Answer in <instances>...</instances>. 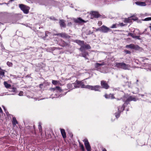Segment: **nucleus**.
I'll use <instances>...</instances> for the list:
<instances>
[{
    "label": "nucleus",
    "mask_w": 151,
    "mask_h": 151,
    "mask_svg": "<svg viewBox=\"0 0 151 151\" xmlns=\"http://www.w3.org/2000/svg\"><path fill=\"white\" fill-rule=\"evenodd\" d=\"M74 22L75 23L78 24H82L85 23L86 22L82 19L81 18L79 17L76 19H74Z\"/></svg>",
    "instance_id": "10"
},
{
    "label": "nucleus",
    "mask_w": 151,
    "mask_h": 151,
    "mask_svg": "<svg viewBox=\"0 0 151 151\" xmlns=\"http://www.w3.org/2000/svg\"><path fill=\"white\" fill-rule=\"evenodd\" d=\"M125 47L127 48H130L136 50H139L140 48L139 47L138 45H135L133 44L127 45Z\"/></svg>",
    "instance_id": "5"
},
{
    "label": "nucleus",
    "mask_w": 151,
    "mask_h": 151,
    "mask_svg": "<svg viewBox=\"0 0 151 151\" xmlns=\"http://www.w3.org/2000/svg\"><path fill=\"white\" fill-rule=\"evenodd\" d=\"M135 4L141 6H145L146 4L145 2L141 1H137L135 2Z\"/></svg>",
    "instance_id": "15"
},
{
    "label": "nucleus",
    "mask_w": 151,
    "mask_h": 151,
    "mask_svg": "<svg viewBox=\"0 0 151 151\" xmlns=\"http://www.w3.org/2000/svg\"><path fill=\"white\" fill-rule=\"evenodd\" d=\"M54 35L59 36L65 38H69L70 37V36L69 35H67L65 33L55 34H54Z\"/></svg>",
    "instance_id": "9"
},
{
    "label": "nucleus",
    "mask_w": 151,
    "mask_h": 151,
    "mask_svg": "<svg viewBox=\"0 0 151 151\" xmlns=\"http://www.w3.org/2000/svg\"><path fill=\"white\" fill-rule=\"evenodd\" d=\"M86 87V88L91 89V90H94L96 91H99V89L100 88V86L99 85L95 86L87 85Z\"/></svg>",
    "instance_id": "4"
},
{
    "label": "nucleus",
    "mask_w": 151,
    "mask_h": 151,
    "mask_svg": "<svg viewBox=\"0 0 151 151\" xmlns=\"http://www.w3.org/2000/svg\"><path fill=\"white\" fill-rule=\"evenodd\" d=\"M105 63L104 62H103L101 63H96L95 64V67H96L98 68L100 67L101 66H102L105 65Z\"/></svg>",
    "instance_id": "17"
},
{
    "label": "nucleus",
    "mask_w": 151,
    "mask_h": 151,
    "mask_svg": "<svg viewBox=\"0 0 151 151\" xmlns=\"http://www.w3.org/2000/svg\"><path fill=\"white\" fill-rule=\"evenodd\" d=\"M99 30L103 32L107 33L109 31H111V29L106 26L103 25L100 27Z\"/></svg>",
    "instance_id": "6"
},
{
    "label": "nucleus",
    "mask_w": 151,
    "mask_h": 151,
    "mask_svg": "<svg viewBox=\"0 0 151 151\" xmlns=\"http://www.w3.org/2000/svg\"><path fill=\"white\" fill-rule=\"evenodd\" d=\"M130 19L129 18H126L124 21L125 23H129L130 22Z\"/></svg>",
    "instance_id": "20"
},
{
    "label": "nucleus",
    "mask_w": 151,
    "mask_h": 151,
    "mask_svg": "<svg viewBox=\"0 0 151 151\" xmlns=\"http://www.w3.org/2000/svg\"><path fill=\"white\" fill-rule=\"evenodd\" d=\"M79 145L81 149L83 151H85V149H84V147L83 144H81L80 142H79Z\"/></svg>",
    "instance_id": "19"
},
{
    "label": "nucleus",
    "mask_w": 151,
    "mask_h": 151,
    "mask_svg": "<svg viewBox=\"0 0 151 151\" xmlns=\"http://www.w3.org/2000/svg\"><path fill=\"white\" fill-rule=\"evenodd\" d=\"M86 86H85L83 84L82 86H81V87L82 88H86Z\"/></svg>",
    "instance_id": "39"
},
{
    "label": "nucleus",
    "mask_w": 151,
    "mask_h": 151,
    "mask_svg": "<svg viewBox=\"0 0 151 151\" xmlns=\"http://www.w3.org/2000/svg\"><path fill=\"white\" fill-rule=\"evenodd\" d=\"M74 42L76 43L81 46V47L79 49V50L82 52V53L81 54V56L84 57L86 59H88V58L86 57V56L88 55V53L85 50V49H91V47L90 45L89 44H85L84 42L83 41L77 40H75Z\"/></svg>",
    "instance_id": "1"
},
{
    "label": "nucleus",
    "mask_w": 151,
    "mask_h": 151,
    "mask_svg": "<svg viewBox=\"0 0 151 151\" xmlns=\"http://www.w3.org/2000/svg\"><path fill=\"white\" fill-rule=\"evenodd\" d=\"M115 66L118 68L124 70L128 69L129 67L128 65L124 63H115Z\"/></svg>",
    "instance_id": "2"
},
{
    "label": "nucleus",
    "mask_w": 151,
    "mask_h": 151,
    "mask_svg": "<svg viewBox=\"0 0 151 151\" xmlns=\"http://www.w3.org/2000/svg\"><path fill=\"white\" fill-rule=\"evenodd\" d=\"M54 90H58L60 91H61V89L60 88L59 86H56L55 88H54Z\"/></svg>",
    "instance_id": "23"
},
{
    "label": "nucleus",
    "mask_w": 151,
    "mask_h": 151,
    "mask_svg": "<svg viewBox=\"0 0 151 151\" xmlns=\"http://www.w3.org/2000/svg\"><path fill=\"white\" fill-rule=\"evenodd\" d=\"M23 92H20L19 94V96H22L23 95Z\"/></svg>",
    "instance_id": "35"
},
{
    "label": "nucleus",
    "mask_w": 151,
    "mask_h": 151,
    "mask_svg": "<svg viewBox=\"0 0 151 151\" xmlns=\"http://www.w3.org/2000/svg\"><path fill=\"white\" fill-rule=\"evenodd\" d=\"M69 24H71V22H70V23H69Z\"/></svg>",
    "instance_id": "50"
},
{
    "label": "nucleus",
    "mask_w": 151,
    "mask_h": 151,
    "mask_svg": "<svg viewBox=\"0 0 151 151\" xmlns=\"http://www.w3.org/2000/svg\"><path fill=\"white\" fill-rule=\"evenodd\" d=\"M16 88L15 87H13L12 88V91L14 92H15L16 91Z\"/></svg>",
    "instance_id": "36"
},
{
    "label": "nucleus",
    "mask_w": 151,
    "mask_h": 151,
    "mask_svg": "<svg viewBox=\"0 0 151 151\" xmlns=\"http://www.w3.org/2000/svg\"><path fill=\"white\" fill-rule=\"evenodd\" d=\"M143 21H148L151 20V17H147L144 19L142 20Z\"/></svg>",
    "instance_id": "22"
},
{
    "label": "nucleus",
    "mask_w": 151,
    "mask_h": 151,
    "mask_svg": "<svg viewBox=\"0 0 151 151\" xmlns=\"http://www.w3.org/2000/svg\"><path fill=\"white\" fill-rule=\"evenodd\" d=\"M2 112H3L1 108L0 107V113H2Z\"/></svg>",
    "instance_id": "40"
},
{
    "label": "nucleus",
    "mask_w": 151,
    "mask_h": 151,
    "mask_svg": "<svg viewBox=\"0 0 151 151\" xmlns=\"http://www.w3.org/2000/svg\"><path fill=\"white\" fill-rule=\"evenodd\" d=\"M72 85L70 84H69L68 85V87Z\"/></svg>",
    "instance_id": "42"
},
{
    "label": "nucleus",
    "mask_w": 151,
    "mask_h": 151,
    "mask_svg": "<svg viewBox=\"0 0 151 151\" xmlns=\"http://www.w3.org/2000/svg\"><path fill=\"white\" fill-rule=\"evenodd\" d=\"M7 64L9 66H10V67L12 66V65H13L12 63L10 62L9 61L7 62Z\"/></svg>",
    "instance_id": "27"
},
{
    "label": "nucleus",
    "mask_w": 151,
    "mask_h": 151,
    "mask_svg": "<svg viewBox=\"0 0 151 151\" xmlns=\"http://www.w3.org/2000/svg\"><path fill=\"white\" fill-rule=\"evenodd\" d=\"M52 83L54 85H57L58 83V81L55 80H52Z\"/></svg>",
    "instance_id": "26"
},
{
    "label": "nucleus",
    "mask_w": 151,
    "mask_h": 151,
    "mask_svg": "<svg viewBox=\"0 0 151 151\" xmlns=\"http://www.w3.org/2000/svg\"><path fill=\"white\" fill-rule=\"evenodd\" d=\"M83 141L84 142V145L87 151H91V147L88 140L87 139H85L83 140Z\"/></svg>",
    "instance_id": "7"
},
{
    "label": "nucleus",
    "mask_w": 151,
    "mask_h": 151,
    "mask_svg": "<svg viewBox=\"0 0 151 151\" xmlns=\"http://www.w3.org/2000/svg\"><path fill=\"white\" fill-rule=\"evenodd\" d=\"M13 124L14 125H16L17 124H18V122L16 120V118L14 117L13 118Z\"/></svg>",
    "instance_id": "18"
},
{
    "label": "nucleus",
    "mask_w": 151,
    "mask_h": 151,
    "mask_svg": "<svg viewBox=\"0 0 151 151\" xmlns=\"http://www.w3.org/2000/svg\"><path fill=\"white\" fill-rule=\"evenodd\" d=\"M116 27V24H114L111 27V28H115Z\"/></svg>",
    "instance_id": "32"
},
{
    "label": "nucleus",
    "mask_w": 151,
    "mask_h": 151,
    "mask_svg": "<svg viewBox=\"0 0 151 151\" xmlns=\"http://www.w3.org/2000/svg\"><path fill=\"white\" fill-rule=\"evenodd\" d=\"M101 84L103 88L107 89L109 88V86L106 81H101Z\"/></svg>",
    "instance_id": "8"
},
{
    "label": "nucleus",
    "mask_w": 151,
    "mask_h": 151,
    "mask_svg": "<svg viewBox=\"0 0 151 151\" xmlns=\"http://www.w3.org/2000/svg\"><path fill=\"white\" fill-rule=\"evenodd\" d=\"M60 132L62 137L63 138H65L66 137V134L64 129L60 128Z\"/></svg>",
    "instance_id": "13"
},
{
    "label": "nucleus",
    "mask_w": 151,
    "mask_h": 151,
    "mask_svg": "<svg viewBox=\"0 0 151 151\" xmlns=\"http://www.w3.org/2000/svg\"><path fill=\"white\" fill-rule=\"evenodd\" d=\"M4 85L6 88H9L11 87V85L8 84L6 81H4Z\"/></svg>",
    "instance_id": "16"
},
{
    "label": "nucleus",
    "mask_w": 151,
    "mask_h": 151,
    "mask_svg": "<svg viewBox=\"0 0 151 151\" xmlns=\"http://www.w3.org/2000/svg\"><path fill=\"white\" fill-rule=\"evenodd\" d=\"M19 7L24 13L27 14L29 13V8L28 6L23 4H20L19 5Z\"/></svg>",
    "instance_id": "3"
},
{
    "label": "nucleus",
    "mask_w": 151,
    "mask_h": 151,
    "mask_svg": "<svg viewBox=\"0 0 151 151\" xmlns=\"http://www.w3.org/2000/svg\"><path fill=\"white\" fill-rule=\"evenodd\" d=\"M92 15L95 18H98L100 16V15L98 12H92Z\"/></svg>",
    "instance_id": "14"
},
{
    "label": "nucleus",
    "mask_w": 151,
    "mask_h": 151,
    "mask_svg": "<svg viewBox=\"0 0 151 151\" xmlns=\"http://www.w3.org/2000/svg\"><path fill=\"white\" fill-rule=\"evenodd\" d=\"M137 100V99L135 97L133 96H129L127 99L126 100V102H127L129 101H136Z\"/></svg>",
    "instance_id": "12"
},
{
    "label": "nucleus",
    "mask_w": 151,
    "mask_h": 151,
    "mask_svg": "<svg viewBox=\"0 0 151 151\" xmlns=\"http://www.w3.org/2000/svg\"><path fill=\"white\" fill-rule=\"evenodd\" d=\"M119 26H124L125 25L123 24V23H120L119 24Z\"/></svg>",
    "instance_id": "33"
},
{
    "label": "nucleus",
    "mask_w": 151,
    "mask_h": 151,
    "mask_svg": "<svg viewBox=\"0 0 151 151\" xmlns=\"http://www.w3.org/2000/svg\"><path fill=\"white\" fill-rule=\"evenodd\" d=\"M69 24H71V22H70V23H69Z\"/></svg>",
    "instance_id": "48"
},
{
    "label": "nucleus",
    "mask_w": 151,
    "mask_h": 151,
    "mask_svg": "<svg viewBox=\"0 0 151 151\" xmlns=\"http://www.w3.org/2000/svg\"><path fill=\"white\" fill-rule=\"evenodd\" d=\"M3 108H4V110H5V107H4V106H3Z\"/></svg>",
    "instance_id": "44"
},
{
    "label": "nucleus",
    "mask_w": 151,
    "mask_h": 151,
    "mask_svg": "<svg viewBox=\"0 0 151 151\" xmlns=\"http://www.w3.org/2000/svg\"><path fill=\"white\" fill-rule=\"evenodd\" d=\"M49 33V32L48 31H46L45 32V37H47V34Z\"/></svg>",
    "instance_id": "37"
},
{
    "label": "nucleus",
    "mask_w": 151,
    "mask_h": 151,
    "mask_svg": "<svg viewBox=\"0 0 151 151\" xmlns=\"http://www.w3.org/2000/svg\"><path fill=\"white\" fill-rule=\"evenodd\" d=\"M134 34L131 33H129L127 35L128 36H130L132 37L133 38L134 37Z\"/></svg>",
    "instance_id": "29"
},
{
    "label": "nucleus",
    "mask_w": 151,
    "mask_h": 151,
    "mask_svg": "<svg viewBox=\"0 0 151 151\" xmlns=\"http://www.w3.org/2000/svg\"><path fill=\"white\" fill-rule=\"evenodd\" d=\"M108 96H109V99H114L115 98V97L114 96V95L113 94H110Z\"/></svg>",
    "instance_id": "21"
},
{
    "label": "nucleus",
    "mask_w": 151,
    "mask_h": 151,
    "mask_svg": "<svg viewBox=\"0 0 151 151\" xmlns=\"http://www.w3.org/2000/svg\"><path fill=\"white\" fill-rule=\"evenodd\" d=\"M118 110L119 111H120L119 108H118Z\"/></svg>",
    "instance_id": "45"
},
{
    "label": "nucleus",
    "mask_w": 151,
    "mask_h": 151,
    "mask_svg": "<svg viewBox=\"0 0 151 151\" xmlns=\"http://www.w3.org/2000/svg\"><path fill=\"white\" fill-rule=\"evenodd\" d=\"M120 112H119V113L117 114H116L115 116L116 118H118L119 117V116H120Z\"/></svg>",
    "instance_id": "31"
},
{
    "label": "nucleus",
    "mask_w": 151,
    "mask_h": 151,
    "mask_svg": "<svg viewBox=\"0 0 151 151\" xmlns=\"http://www.w3.org/2000/svg\"><path fill=\"white\" fill-rule=\"evenodd\" d=\"M102 151H107L106 150L105 148H103L102 149Z\"/></svg>",
    "instance_id": "41"
},
{
    "label": "nucleus",
    "mask_w": 151,
    "mask_h": 151,
    "mask_svg": "<svg viewBox=\"0 0 151 151\" xmlns=\"http://www.w3.org/2000/svg\"><path fill=\"white\" fill-rule=\"evenodd\" d=\"M63 45H62V46H68V43L65 42L64 41H63Z\"/></svg>",
    "instance_id": "24"
},
{
    "label": "nucleus",
    "mask_w": 151,
    "mask_h": 151,
    "mask_svg": "<svg viewBox=\"0 0 151 151\" xmlns=\"http://www.w3.org/2000/svg\"><path fill=\"white\" fill-rule=\"evenodd\" d=\"M137 81V83L138 82V79H137V81Z\"/></svg>",
    "instance_id": "46"
},
{
    "label": "nucleus",
    "mask_w": 151,
    "mask_h": 151,
    "mask_svg": "<svg viewBox=\"0 0 151 151\" xmlns=\"http://www.w3.org/2000/svg\"><path fill=\"white\" fill-rule=\"evenodd\" d=\"M136 39H138L140 40L141 39L140 38V36H134V35L133 38Z\"/></svg>",
    "instance_id": "25"
},
{
    "label": "nucleus",
    "mask_w": 151,
    "mask_h": 151,
    "mask_svg": "<svg viewBox=\"0 0 151 151\" xmlns=\"http://www.w3.org/2000/svg\"><path fill=\"white\" fill-rule=\"evenodd\" d=\"M126 53V54H130L131 52L129 51L128 50H125L124 51Z\"/></svg>",
    "instance_id": "30"
},
{
    "label": "nucleus",
    "mask_w": 151,
    "mask_h": 151,
    "mask_svg": "<svg viewBox=\"0 0 151 151\" xmlns=\"http://www.w3.org/2000/svg\"><path fill=\"white\" fill-rule=\"evenodd\" d=\"M33 127H34V128H35V125H34V126H33Z\"/></svg>",
    "instance_id": "51"
},
{
    "label": "nucleus",
    "mask_w": 151,
    "mask_h": 151,
    "mask_svg": "<svg viewBox=\"0 0 151 151\" xmlns=\"http://www.w3.org/2000/svg\"><path fill=\"white\" fill-rule=\"evenodd\" d=\"M79 81H78V82H77V83H78V84H79Z\"/></svg>",
    "instance_id": "47"
},
{
    "label": "nucleus",
    "mask_w": 151,
    "mask_h": 151,
    "mask_svg": "<svg viewBox=\"0 0 151 151\" xmlns=\"http://www.w3.org/2000/svg\"><path fill=\"white\" fill-rule=\"evenodd\" d=\"M7 4L5 3H2V4H0L2 5V4Z\"/></svg>",
    "instance_id": "43"
},
{
    "label": "nucleus",
    "mask_w": 151,
    "mask_h": 151,
    "mask_svg": "<svg viewBox=\"0 0 151 151\" xmlns=\"http://www.w3.org/2000/svg\"><path fill=\"white\" fill-rule=\"evenodd\" d=\"M109 95H108L107 94H106L104 95V96L105 98L106 99H109V96H108Z\"/></svg>",
    "instance_id": "34"
},
{
    "label": "nucleus",
    "mask_w": 151,
    "mask_h": 151,
    "mask_svg": "<svg viewBox=\"0 0 151 151\" xmlns=\"http://www.w3.org/2000/svg\"><path fill=\"white\" fill-rule=\"evenodd\" d=\"M124 105H123L121 108V110H122V111L124 110Z\"/></svg>",
    "instance_id": "38"
},
{
    "label": "nucleus",
    "mask_w": 151,
    "mask_h": 151,
    "mask_svg": "<svg viewBox=\"0 0 151 151\" xmlns=\"http://www.w3.org/2000/svg\"><path fill=\"white\" fill-rule=\"evenodd\" d=\"M59 23L61 27H66V24L64 20L63 19L60 20Z\"/></svg>",
    "instance_id": "11"
},
{
    "label": "nucleus",
    "mask_w": 151,
    "mask_h": 151,
    "mask_svg": "<svg viewBox=\"0 0 151 151\" xmlns=\"http://www.w3.org/2000/svg\"><path fill=\"white\" fill-rule=\"evenodd\" d=\"M69 24H71V22H70V23H69Z\"/></svg>",
    "instance_id": "49"
},
{
    "label": "nucleus",
    "mask_w": 151,
    "mask_h": 151,
    "mask_svg": "<svg viewBox=\"0 0 151 151\" xmlns=\"http://www.w3.org/2000/svg\"><path fill=\"white\" fill-rule=\"evenodd\" d=\"M38 128L39 129V130L40 132H41L42 131V127L41 125L40 124V123L38 125Z\"/></svg>",
    "instance_id": "28"
}]
</instances>
